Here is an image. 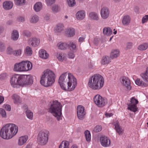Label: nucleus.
I'll use <instances>...</instances> for the list:
<instances>
[{"mask_svg":"<svg viewBox=\"0 0 148 148\" xmlns=\"http://www.w3.org/2000/svg\"><path fill=\"white\" fill-rule=\"evenodd\" d=\"M45 1L47 6H51L55 2V0H45Z\"/></svg>","mask_w":148,"mask_h":148,"instance_id":"864d4df0","label":"nucleus"},{"mask_svg":"<svg viewBox=\"0 0 148 148\" xmlns=\"http://www.w3.org/2000/svg\"><path fill=\"white\" fill-rule=\"evenodd\" d=\"M30 42L32 46L36 47L39 45L40 40L39 38L33 37L31 39Z\"/></svg>","mask_w":148,"mask_h":148,"instance_id":"4be33fe9","label":"nucleus"},{"mask_svg":"<svg viewBox=\"0 0 148 148\" xmlns=\"http://www.w3.org/2000/svg\"><path fill=\"white\" fill-rule=\"evenodd\" d=\"M138 101L135 99L134 97H132L130 101V103L128 104L127 109L133 112H136L137 111V108L136 104L138 103Z\"/></svg>","mask_w":148,"mask_h":148,"instance_id":"1a4fd4ad","label":"nucleus"},{"mask_svg":"<svg viewBox=\"0 0 148 148\" xmlns=\"http://www.w3.org/2000/svg\"><path fill=\"white\" fill-rule=\"evenodd\" d=\"M28 139V137L26 136H22L20 137L18 140V144L21 146L25 144Z\"/></svg>","mask_w":148,"mask_h":148,"instance_id":"393cba45","label":"nucleus"},{"mask_svg":"<svg viewBox=\"0 0 148 148\" xmlns=\"http://www.w3.org/2000/svg\"><path fill=\"white\" fill-rule=\"evenodd\" d=\"M110 62L111 60L109 57L106 56L103 57L101 61V63L103 64H105L109 63Z\"/></svg>","mask_w":148,"mask_h":148,"instance_id":"f704fd0d","label":"nucleus"},{"mask_svg":"<svg viewBox=\"0 0 148 148\" xmlns=\"http://www.w3.org/2000/svg\"><path fill=\"white\" fill-rule=\"evenodd\" d=\"M18 21L19 22H23L25 19L24 17L22 16H19L18 18Z\"/></svg>","mask_w":148,"mask_h":148,"instance_id":"052dcab7","label":"nucleus"},{"mask_svg":"<svg viewBox=\"0 0 148 148\" xmlns=\"http://www.w3.org/2000/svg\"><path fill=\"white\" fill-rule=\"evenodd\" d=\"M64 26L62 23L58 24L55 28L54 31L57 34L60 33L63 31L64 29Z\"/></svg>","mask_w":148,"mask_h":148,"instance_id":"412c9836","label":"nucleus"},{"mask_svg":"<svg viewBox=\"0 0 148 148\" xmlns=\"http://www.w3.org/2000/svg\"><path fill=\"white\" fill-rule=\"evenodd\" d=\"M8 77V75L7 73H2L0 75V79L1 80H3L7 78Z\"/></svg>","mask_w":148,"mask_h":148,"instance_id":"3c124183","label":"nucleus"},{"mask_svg":"<svg viewBox=\"0 0 148 148\" xmlns=\"http://www.w3.org/2000/svg\"><path fill=\"white\" fill-rule=\"evenodd\" d=\"M68 56L69 58L73 59L75 57V55L72 53H70L68 54Z\"/></svg>","mask_w":148,"mask_h":148,"instance_id":"680f3d73","label":"nucleus"},{"mask_svg":"<svg viewBox=\"0 0 148 148\" xmlns=\"http://www.w3.org/2000/svg\"><path fill=\"white\" fill-rule=\"evenodd\" d=\"M57 46L59 49L64 50L68 47V44L66 42H59L57 44Z\"/></svg>","mask_w":148,"mask_h":148,"instance_id":"cd10ccee","label":"nucleus"},{"mask_svg":"<svg viewBox=\"0 0 148 148\" xmlns=\"http://www.w3.org/2000/svg\"><path fill=\"white\" fill-rule=\"evenodd\" d=\"M132 45L133 43L131 42L127 43L126 45V48L127 49H130L132 47Z\"/></svg>","mask_w":148,"mask_h":148,"instance_id":"13d9d810","label":"nucleus"},{"mask_svg":"<svg viewBox=\"0 0 148 148\" xmlns=\"http://www.w3.org/2000/svg\"><path fill=\"white\" fill-rule=\"evenodd\" d=\"M14 51L12 48L10 46H9L7 49V53L8 54L11 55L14 54Z\"/></svg>","mask_w":148,"mask_h":148,"instance_id":"8fccbe9b","label":"nucleus"},{"mask_svg":"<svg viewBox=\"0 0 148 148\" xmlns=\"http://www.w3.org/2000/svg\"><path fill=\"white\" fill-rule=\"evenodd\" d=\"M13 3L10 1H6L3 3V8L6 10H8L12 8Z\"/></svg>","mask_w":148,"mask_h":148,"instance_id":"6ab92c4d","label":"nucleus"},{"mask_svg":"<svg viewBox=\"0 0 148 148\" xmlns=\"http://www.w3.org/2000/svg\"><path fill=\"white\" fill-rule=\"evenodd\" d=\"M26 148H32V145L31 144H28L26 146Z\"/></svg>","mask_w":148,"mask_h":148,"instance_id":"774afa93","label":"nucleus"},{"mask_svg":"<svg viewBox=\"0 0 148 148\" xmlns=\"http://www.w3.org/2000/svg\"><path fill=\"white\" fill-rule=\"evenodd\" d=\"M12 99L14 100L15 103L18 104L20 103L21 101L19 97L16 94H14L12 97Z\"/></svg>","mask_w":148,"mask_h":148,"instance_id":"58836bf2","label":"nucleus"},{"mask_svg":"<svg viewBox=\"0 0 148 148\" xmlns=\"http://www.w3.org/2000/svg\"><path fill=\"white\" fill-rule=\"evenodd\" d=\"M114 125L115 126V130L118 134L119 135H122L123 130L120 126L119 122L118 121L114 122Z\"/></svg>","mask_w":148,"mask_h":148,"instance_id":"aec40b11","label":"nucleus"},{"mask_svg":"<svg viewBox=\"0 0 148 148\" xmlns=\"http://www.w3.org/2000/svg\"><path fill=\"white\" fill-rule=\"evenodd\" d=\"M13 23V22L12 20H9L7 22L6 24L7 25H9L12 24Z\"/></svg>","mask_w":148,"mask_h":148,"instance_id":"0e129e2a","label":"nucleus"},{"mask_svg":"<svg viewBox=\"0 0 148 148\" xmlns=\"http://www.w3.org/2000/svg\"><path fill=\"white\" fill-rule=\"evenodd\" d=\"M4 128V127H3L1 130L0 135L1 137L4 139H8L11 138L7 131Z\"/></svg>","mask_w":148,"mask_h":148,"instance_id":"4468645a","label":"nucleus"},{"mask_svg":"<svg viewBox=\"0 0 148 148\" xmlns=\"http://www.w3.org/2000/svg\"><path fill=\"white\" fill-rule=\"evenodd\" d=\"M22 52V50L21 49L16 50L14 51V55L15 56H19L21 54Z\"/></svg>","mask_w":148,"mask_h":148,"instance_id":"6e6d98bb","label":"nucleus"},{"mask_svg":"<svg viewBox=\"0 0 148 148\" xmlns=\"http://www.w3.org/2000/svg\"><path fill=\"white\" fill-rule=\"evenodd\" d=\"M10 83L14 87L17 85L20 86H26L32 84L33 83L32 76L31 75H21L15 74L11 79Z\"/></svg>","mask_w":148,"mask_h":148,"instance_id":"f03ea898","label":"nucleus"},{"mask_svg":"<svg viewBox=\"0 0 148 148\" xmlns=\"http://www.w3.org/2000/svg\"><path fill=\"white\" fill-rule=\"evenodd\" d=\"M104 82V79L101 75L99 74H95L90 77L88 85L92 90H99L103 87Z\"/></svg>","mask_w":148,"mask_h":148,"instance_id":"7ed1b4c3","label":"nucleus"},{"mask_svg":"<svg viewBox=\"0 0 148 148\" xmlns=\"http://www.w3.org/2000/svg\"><path fill=\"white\" fill-rule=\"evenodd\" d=\"M131 20V18L129 15H125L122 19V22L123 25L125 26L128 25L130 23Z\"/></svg>","mask_w":148,"mask_h":148,"instance_id":"dca6fc26","label":"nucleus"},{"mask_svg":"<svg viewBox=\"0 0 148 148\" xmlns=\"http://www.w3.org/2000/svg\"><path fill=\"white\" fill-rule=\"evenodd\" d=\"M48 132L47 131L39 132L37 137L38 144L43 146L47 144L48 141Z\"/></svg>","mask_w":148,"mask_h":148,"instance_id":"423d86ee","label":"nucleus"},{"mask_svg":"<svg viewBox=\"0 0 148 148\" xmlns=\"http://www.w3.org/2000/svg\"><path fill=\"white\" fill-rule=\"evenodd\" d=\"M62 106L58 101H53L51 104L49 112L59 121L61 116Z\"/></svg>","mask_w":148,"mask_h":148,"instance_id":"39448f33","label":"nucleus"},{"mask_svg":"<svg viewBox=\"0 0 148 148\" xmlns=\"http://www.w3.org/2000/svg\"><path fill=\"white\" fill-rule=\"evenodd\" d=\"M148 21V15H145L143 17L142 19V23L144 24L147 22Z\"/></svg>","mask_w":148,"mask_h":148,"instance_id":"4d7b16f0","label":"nucleus"},{"mask_svg":"<svg viewBox=\"0 0 148 148\" xmlns=\"http://www.w3.org/2000/svg\"><path fill=\"white\" fill-rule=\"evenodd\" d=\"M119 51L118 49L112 50L110 53V57L112 59L117 58L119 55Z\"/></svg>","mask_w":148,"mask_h":148,"instance_id":"a878e982","label":"nucleus"},{"mask_svg":"<svg viewBox=\"0 0 148 148\" xmlns=\"http://www.w3.org/2000/svg\"><path fill=\"white\" fill-rule=\"evenodd\" d=\"M89 17L92 20L98 21L99 19V17L98 14L95 12H91L90 13Z\"/></svg>","mask_w":148,"mask_h":148,"instance_id":"72a5a7b5","label":"nucleus"},{"mask_svg":"<svg viewBox=\"0 0 148 148\" xmlns=\"http://www.w3.org/2000/svg\"><path fill=\"white\" fill-rule=\"evenodd\" d=\"M148 48V43H144L138 46V49L140 51H143L147 49Z\"/></svg>","mask_w":148,"mask_h":148,"instance_id":"c9c22d12","label":"nucleus"},{"mask_svg":"<svg viewBox=\"0 0 148 148\" xmlns=\"http://www.w3.org/2000/svg\"><path fill=\"white\" fill-rule=\"evenodd\" d=\"M95 104L99 107H102L105 106L107 103L106 98H103L98 95H96L93 98Z\"/></svg>","mask_w":148,"mask_h":148,"instance_id":"6e6552de","label":"nucleus"},{"mask_svg":"<svg viewBox=\"0 0 148 148\" xmlns=\"http://www.w3.org/2000/svg\"><path fill=\"white\" fill-rule=\"evenodd\" d=\"M106 116L107 117H110L113 115V114L112 113H106L105 114Z\"/></svg>","mask_w":148,"mask_h":148,"instance_id":"69168bd1","label":"nucleus"},{"mask_svg":"<svg viewBox=\"0 0 148 148\" xmlns=\"http://www.w3.org/2000/svg\"><path fill=\"white\" fill-rule=\"evenodd\" d=\"M77 116L78 119L80 120H82L86 114L84 111V108L81 105L78 106L77 108Z\"/></svg>","mask_w":148,"mask_h":148,"instance_id":"9d476101","label":"nucleus"},{"mask_svg":"<svg viewBox=\"0 0 148 148\" xmlns=\"http://www.w3.org/2000/svg\"><path fill=\"white\" fill-rule=\"evenodd\" d=\"M103 33L104 35L109 36L112 34V31L109 27H105L103 29Z\"/></svg>","mask_w":148,"mask_h":148,"instance_id":"473e14b6","label":"nucleus"},{"mask_svg":"<svg viewBox=\"0 0 148 148\" xmlns=\"http://www.w3.org/2000/svg\"><path fill=\"white\" fill-rule=\"evenodd\" d=\"M32 53V51L31 48L29 46H27L25 50V53L27 56H31Z\"/></svg>","mask_w":148,"mask_h":148,"instance_id":"4c0bfd02","label":"nucleus"},{"mask_svg":"<svg viewBox=\"0 0 148 148\" xmlns=\"http://www.w3.org/2000/svg\"><path fill=\"white\" fill-rule=\"evenodd\" d=\"M54 76V73L49 69L45 71L41 77L40 84L46 87L51 86L55 81Z\"/></svg>","mask_w":148,"mask_h":148,"instance_id":"20e7f679","label":"nucleus"},{"mask_svg":"<svg viewBox=\"0 0 148 148\" xmlns=\"http://www.w3.org/2000/svg\"><path fill=\"white\" fill-rule=\"evenodd\" d=\"M69 142L66 141H63L59 145L58 148H69Z\"/></svg>","mask_w":148,"mask_h":148,"instance_id":"e433bc0d","label":"nucleus"},{"mask_svg":"<svg viewBox=\"0 0 148 148\" xmlns=\"http://www.w3.org/2000/svg\"><path fill=\"white\" fill-rule=\"evenodd\" d=\"M39 20V17L36 15H34L31 17L30 21L32 23H36Z\"/></svg>","mask_w":148,"mask_h":148,"instance_id":"a19ab883","label":"nucleus"},{"mask_svg":"<svg viewBox=\"0 0 148 148\" xmlns=\"http://www.w3.org/2000/svg\"><path fill=\"white\" fill-rule=\"evenodd\" d=\"M100 142L101 145L103 147L109 146L111 144V142L108 137L103 136L100 138Z\"/></svg>","mask_w":148,"mask_h":148,"instance_id":"f8f14e48","label":"nucleus"},{"mask_svg":"<svg viewBox=\"0 0 148 148\" xmlns=\"http://www.w3.org/2000/svg\"><path fill=\"white\" fill-rule=\"evenodd\" d=\"M121 83L125 86L128 90L131 89V87L130 86V82L128 78L125 77H122Z\"/></svg>","mask_w":148,"mask_h":148,"instance_id":"2eb2a0df","label":"nucleus"},{"mask_svg":"<svg viewBox=\"0 0 148 148\" xmlns=\"http://www.w3.org/2000/svg\"><path fill=\"white\" fill-rule=\"evenodd\" d=\"M19 36L18 31L16 30H14L11 34V38L13 40L16 41L18 40Z\"/></svg>","mask_w":148,"mask_h":148,"instance_id":"bb28decb","label":"nucleus"},{"mask_svg":"<svg viewBox=\"0 0 148 148\" xmlns=\"http://www.w3.org/2000/svg\"><path fill=\"white\" fill-rule=\"evenodd\" d=\"M50 18V15L49 14H47L44 17L45 19L47 21H48L49 20Z\"/></svg>","mask_w":148,"mask_h":148,"instance_id":"e2e57ef3","label":"nucleus"},{"mask_svg":"<svg viewBox=\"0 0 148 148\" xmlns=\"http://www.w3.org/2000/svg\"><path fill=\"white\" fill-rule=\"evenodd\" d=\"M26 114L27 117L29 119H32L33 117V113L29 110H27L26 111Z\"/></svg>","mask_w":148,"mask_h":148,"instance_id":"49530a36","label":"nucleus"},{"mask_svg":"<svg viewBox=\"0 0 148 148\" xmlns=\"http://www.w3.org/2000/svg\"><path fill=\"white\" fill-rule=\"evenodd\" d=\"M0 114L3 117H6V114L5 111L2 108H0Z\"/></svg>","mask_w":148,"mask_h":148,"instance_id":"603ef678","label":"nucleus"},{"mask_svg":"<svg viewBox=\"0 0 148 148\" xmlns=\"http://www.w3.org/2000/svg\"><path fill=\"white\" fill-rule=\"evenodd\" d=\"M102 127L100 125H97L94 127L93 131L96 133L98 132L101 131Z\"/></svg>","mask_w":148,"mask_h":148,"instance_id":"de8ad7c7","label":"nucleus"},{"mask_svg":"<svg viewBox=\"0 0 148 148\" xmlns=\"http://www.w3.org/2000/svg\"><path fill=\"white\" fill-rule=\"evenodd\" d=\"M14 70L16 71H24L22 61L20 63H16L14 64Z\"/></svg>","mask_w":148,"mask_h":148,"instance_id":"a211bd4d","label":"nucleus"},{"mask_svg":"<svg viewBox=\"0 0 148 148\" xmlns=\"http://www.w3.org/2000/svg\"><path fill=\"white\" fill-rule=\"evenodd\" d=\"M57 58L59 60L61 61L66 60V57L63 54L60 53L57 54Z\"/></svg>","mask_w":148,"mask_h":148,"instance_id":"a18cd8bd","label":"nucleus"},{"mask_svg":"<svg viewBox=\"0 0 148 148\" xmlns=\"http://www.w3.org/2000/svg\"><path fill=\"white\" fill-rule=\"evenodd\" d=\"M110 10L106 7H103L101 10L100 14L101 18L103 19H107L109 16Z\"/></svg>","mask_w":148,"mask_h":148,"instance_id":"9b49d317","label":"nucleus"},{"mask_svg":"<svg viewBox=\"0 0 148 148\" xmlns=\"http://www.w3.org/2000/svg\"><path fill=\"white\" fill-rule=\"evenodd\" d=\"M5 43L0 41V51H2L5 49Z\"/></svg>","mask_w":148,"mask_h":148,"instance_id":"5fc2aeb1","label":"nucleus"},{"mask_svg":"<svg viewBox=\"0 0 148 148\" xmlns=\"http://www.w3.org/2000/svg\"><path fill=\"white\" fill-rule=\"evenodd\" d=\"M4 100V98L3 97L0 96V104L2 103Z\"/></svg>","mask_w":148,"mask_h":148,"instance_id":"338daca9","label":"nucleus"},{"mask_svg":"<svg viewBox=\"0 0 148 148\" xmlns=\"http://www.w3.org/2000/svg\"><path fill=\"white\" fill-rule=\"evenodd\" d=\"M4 128L8 132L11 138L15 135L18 131V128L16 125L14 124H8L5 125Z\"/></svg>","mask_w":148,"mask_h":148,"instance_id":"0eeeda50","label":"nucleus"},{"mask_svg":"<svg viewBox=\"0 0 148 148\" xmlns=\"http://www.w3.org/2000/svg\"><path fill=\"white\" fill-rule=\"evenodd\" d=\"M52 11L53 13H57L60 10V8L56 4L53 5L52 6Z\"/></svg>","mask_w":148,"mask_h":148,"instance_id":"ea45409f","label":"nucleus"},{"mask_svg":"<svg viewBox=\"0 0 148 148\" xmlns=\"http://www.w3.org/2000/svg\"><path fill=\"white\" fill-rule=\"evenodd\" d=\"M22 34L23 36L29 37L31 35V34L29 31L25 30L22 32Z\"/></svg>","mask_w":148,"mask_h":148,"instance_id":"09e8293b","label":"nucleus"},{"mask_svg":"<svg viewBox=\"0 0 148 148\" xmlns=\"http://www.w3.org/2000/svg\"><path fill=\"white\" fill-rule=\"evenodd\" d=\"M24 71H26L32 69V64L31 62L29 61H22Z\"/></svg>","mask_w":148,"mask_h":148,"instance_id":"ddd939ff","label":"nucleus"},{"mask_svg":"<svg viewBox=\"0 0 148 148\" xmlns=\"http://www.w3.org/2000/svg\"><path fill=\"white\" fill-rule=\"evenodd\" d=\"M15 3L17 5L21 6L25 4V0H14Z\"/></svg>","mask_w":148,"mask_h":148,"instance_id":"79ce46f5","label":"nucleus"},{"mask_svg":"<svg viewBox=\"0 0 148 148\" xmlns=\"http://www.w3.org/2000/svg\"><path fill=\"white\" fill-rule=\"evenodd\" d=\"M68 5L70 7H73L76 4L75 0H67Z\"/></svg>","mask_w":148,"mask_h":148,"instance_id":"c03bdc74","label":"nucleus"},{"mask_svg":"<svg viewBox=\"0 0 148 148\" xmlns=\"http://www.w3.org/2000/svg\"><path fill=\"white\" fill-rule=\"evenodd\" d=\"M75 29L72 28H69L67 29L66 33L67 36L69 37H73L75 34Z\"/></svg>","mask_w":148,"mask_h":148,"instance_id":"b1692460","label":"nucleus"},{"mask_svg":"<svg viewBox=\"0 0 148 148\" xmlns=\"http://www.w3.org/2000/svg\"><path fill=\"white\" fill-rule=\"evenodd\" d=\"M4 107L5 108V109L9 111H10L11 110V106L9 105H4Z\"/></svg>","mask_w":148,"mask_h":148,"instance_id":"bf43d9fd","label":"nucleus"},{"mask_svg":"<svg viewBox=\"0 0 148 148\" xmlns=\"http://www.w3.org/2000/svg\"><path fill=\"white\" fill-rule=\"evenodd\" d=\"M85 16V12L83 10L78 11L75 14L76 18L78 20H81L83 19Z\"/></svg>","mask_w":148,"mask_h":148,"instance_id":"f3484780","label":"nucleus"},{"mask_svg":"<svg viewBox=\"0 0 148 148\" xmlns=\"http://www.w3.org/2000/svg\"><path fill=\"white\" fill-rule=\"evenodd\" d=\"M58 82L62 89L69 91L73 90L77 84L76 79L72 74L67 72L60 77Z\"/></svg>","mask_w":148,"mask_h":148,"instance_id":"f257e3e1","label":"nucleus"},{"mask_svg":"<svg viewBox=\"0 0 148 148\" xmlns=\"http://www.w3.org/2000/svg\"><path fill=\"white\" fill-rule=\"evenodd\" d=\"M68 47L70 50L74 52L76 51V45L73 42H70L68 44Z\"/></svg>","mask_w":148,"mask_h":148,"instance_id":"c85d7f7f","label":"nucleus"},{"mask_svg":"<svg viewBox=\"0 0 148 148\" xmlns=\"http://www.w3.org/2000/svg\"><path fill=\"white\" fill-rule=\"evenodd\" d=\"M39 56L44 59H47L49 57V54L45 50L42 49L39 51Z\"/></svg>","mask_w":148,"mask_h":148,"instance_id":"5701e85b","label":"nucleus"},{"mask_svg":"<svg viewBox=\"0 0 148 148\" xmlns=\"http://www.w3.org/2000/svg\"><path fill=\"white\" fill-rule=\"evenodd\" d=\"M136 84L139 86L146 87L147 86V84L140 79L138 78L135 81Z\"/></svg>","mask_w":148,"mask_h":148,"instance_id":"2f4dec72","label":"nucleus"},{"mask_svg":"<svg viewBox=\"0 0 148 148\" xmlns=\"http://www.w3.org/2000/svg\"><path fill=\"white\" fill-rule=\"evenodd\" d=\"M86 140L87 141H89L91 139V135L90 132L87 130L84 132Z\"/></svg>","mask_w":148,"mask_h":148,"instance_id":"37998d69","label":"nucleus"},{"mask_svg":"<svg viewBox=\"0 0 148 148\" xmlns=\"http://www.w3.org/2000/svg\"><path fill=\"white\" fill-rule=\"evenodd\" d=\"M42 8V3L39 2L36 3L34 5V8L36 12L40 11Z\"/></svg>","mask_w":148,"mask_h":148,"instance_id":"7c9ffc66","label":"nucleus"},{"mask_svg":"<svg viewBox=\"0 0 148 148\" xmlns=\"http://www.w3.org/2000/svg\"><path fill=\"white\" fill-rule=\"evenodd\" d=\"M140 76L144 81L148 82V67L147 68L145 72L141 74Z\"/></svg>","mask_w":148,"mask_h":148,"instance_id":"c756f323","label":"nucleus"}]
</instances>
